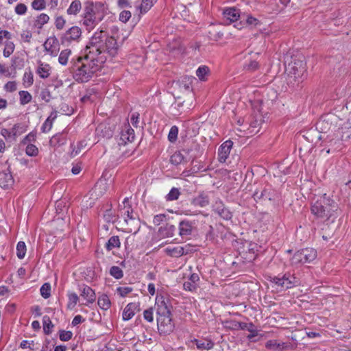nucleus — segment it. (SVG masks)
<instances>
[{"label": "nucleus", "mask_w": 351, "mask_h": 351, "mask_svg": "<svg viewBox=\"0 0 351 351\" xmlns=\"http://www.w3.org/2000/svg\"><path fill=\"white\" fill-rule=\"evenodd\" d=\"M209 69L206 66H201L196 71V75L201 81L206 80L205 76L208 73Z\"/></svg>", "instance_id": "39"}, {"label": "nucleus", "mask_w": 351, "mask_h": 351, "mask_svg": "<svg viewBox=\"0 0 351 351\" xmlns=\"http://www.w3.org/2000/svg\"><path fill=\"white\" fill-rule=\"evenodd\" d=\"M191 267H180L179 271L182 272V278H187L188 280L183 283L184 289L186 291H193L196 290L198 287L197 282L199 280V276L197 274L191 272Z\"/></svg>", "instance_id": "6"}, {"label": "nucleus", "mask_w": 351, "mask_h": 351, "mask_svg": "<svg viewBox=\"0 0 351 351\" xmlns=\"http://www.w3.org/2000/svg\"><path fill=\"white\" fill-rule=\"evenodd\" d=\"M213 211L219 217L225 220H229L232 218V213L227 208L223 202L220 200L216 201L213 206Z\"/></svg>", "instance_id": "14"}, {"label": "nucleus", "mask_w": 351, "mask_h": 351, "mask_svg": "<svg viewBox=\"0 0 351 351\" xmlns=\"http://www.w3.org/2000/svg\"><path fill=\"white\" fill-rule=\"evenodd\" d=\"M174 211L171 209L167 210L164 213L156 215L154 216L153 222L155 225L159 226L162 223H167V227L161 228L160 231L162 234L167 237L173 236L174 233V226L170 225L168 227L169 223L171 220L174 219Z\"/></svg>", "instance_id": "5"}, {"label": "nucleus", "mask_w": 351, "mask_h": 351, "mask_svg": "<svg viewBox=\"0 0 351 351\" xmlns=\"http://www.w3.org/2000/svg\"><path fill=\"white\" fill-rule=\"evenodd\" d=\"M23 84L25 88L30 87L34 83V75L30 68H27L23 76Z\"/></svg>", "instance_id": "28"}, {"label": "nucleus", "mask_w": 351, "mask_h": 351, "mask_svg": "<svg viewBox=\"0 0 351 351\" xmlns=\"http://www.w3.org/2000/svg\"><path fill=\"white\" fill-rule=\"evenodd\" d=\"M156 305L157 306L158 324H170L171 322V313L165 302L163 300L160 301L156 298Z\"/></svg>", "instance_id": "8"}, {"label": "nucleus", "mask_w": 351, "mask_h": 351, "mask_svg": "<svg viewBox=\"0 0 351 351\" xmlns=\"http://www.w3.org/2000/svg\"><path fill=\"white\" fill-rule=\"evenodd\" d=\"M156 1V0H143L141 5V12H147Z\"/></svg>", "instance_id": "43"}, {"label": "nucleus", "mask_w": 351, "mask_h": 351, "mask_svg": "<svg viewBox=\"0 0 351 351\" xmlns=\"http://www.w3.org/2000/svg\"><path fill=\"white\" fill-rule=\"evenodd\" d=\"M107 45H86L73 67V77L80 82H88L101 69L107 58Z\"/></svg>", "instance_id": "1"}, {"label": "nucleus", "mask_w": 351, "mask_h": 351, "mask_svg": "<svg viewBox=\"0 0 351 351\" xmlns=\"http://www.w3.org/2000/svg\"><path fill=\"white\" fill-rule=\"evenodd\" d=\"M124 215L127 216V219H125V221L128 222V219H130V220H132L134 222H136L138 223V220H136L135 217H134L133 215V212L132 210H130V208H128L125 213H124Z\"/></svg>", "instance_id": "60"}, {"label": "nucleus", "mask_w": 351, "mask_h": 351, "mask_svg": "<svg viewBox=\"0 0 351 351\" xmlns=\"http://www.w3.org/2000/svg\"><path fill=\"white\" fill-rule=\"evenodd\" d=\"M233 142L228 140L223 143L218 149V160L220 162H225L229 156L232 147Z\"/></svg>", "instance_id": "16"}, {"label": "nucleus", "mask_w": 351, "mask_h": 351, "mask_svg": "<svg viewBox=\"0 0 351 351\" xmlns=\"http://www.w3.org/2000/svg\"><path fill=\"white\" fill-rule=\"evenodd\" d=\"M104 217L108 222H114L116 221V215L111 209H108L105 211Z\"/></svg>", "instance_id": "44"}, {"label": "nucleus", "mask_w": 351, "mask_h": 351, "mask_svg": "<svg viewBox=\"0 0 351 351\" xmlns=\"http://www.w3.org/2000/svg\"><path fill=\"white\" fill-rule=\"evenodd\" d=\"M53 122L50 119H47L41 127L43 132H49L52 128Z\"/></svg>", "instance_id": "56"}, {"label": "nucleus", "mask_w": 351, "mask_h": 351, "mask_svg": "<svg viewBox=\"0 0 351 351\" xmlns=\"http://www.w3.org/2000/svg\"><path fill=\"white\" fill-rule=\"evenodd\" d=\"M253 197L256 201L263 200H271L270 192L267 189H263L261 192L256 191L253 193Z\"/></svg>", "instance_id": "31"}, {"label": "nucleus", "mask_w": 351, "mask_h": 351, "mask_svg": "<svg viewBox=\"0 0 351 351\" xmlns=\"http://www.w3.org/2000/svg\"><path fill=\"white\" fill-rule=\"evenodd\" d=\"M265 347L274 351H282L288 345L286 343H278L276 340H269L266 342Z\"/></svg>", "instance_id": "24"}, {"label": "nucleus", "mask_w": 351, "mask_h": 351, "mask_svg": "<svg viewBox=\"0 0 351 351\" xmlns=\"http://www.w3.org/2000/svg\"><path fill=\"white\" fill-rule=\"evenodd\" d=\"M51 68L49 64L39 62L36 69V73L40 78L46 79L51 75Z\"/></svg>", "instance_id": "22"}, {"label": "nucleus", "mask_w": 351, "mask_h": 351, "mask_svg": "<svg viewBox=\"0 0 351 351\" xmlns=\"http://www.w3.org/2000/svg\"><path fill=\"white\" fill-rule=\"evenodd\" d=\"M14 50V45H5L3 49V56L5 57H9Z\"/></svg>", "instance_id": "59"}, {"label": "nucleus", "mask_w": 351, "mask_h": 351, "mask_svg": "<svg viewBox=\"0 0 351 351\" xmlns=\"http://www.w3.org/2000/svg\"><path fill=\"white\" fill-rule=\"evenodd\" d=\"M79 300V297L75 293H71L69 294V308L74 307Z\"/></svg>", "instance_id": "47"}, {"label": "nucleus", "mask_w": 351, "mask_h": 351, "mask_svg": "<svg viewBox=\"0 0 351 351\" xmlns=\"http://www.w3.org/2000/svg\"><path fill=\"white\" fill-rule=\"evenodd\" d=\"M3 88L6 92L12 93L17 88L16 83L14 81H10L4 85Z\"/></svg>", "instance_id": "52"}, {"label": "nucleus", "mask_w": 351, "mask_h": 351, "mask_svg": "<svg viewBox=\"0 0 351 351\" xmlns=\"http://www.w3.org/2000/svg\"><path fill=\"white\" fill-rule=\"evenodd\" d=\"M25 153L30 156H35L38 153V148L33 144H28L25 148Z\"/></svg>", "instance_id": "46"}, {"label": "nucleus", "mask_w": 351, "mask_h": 351, "mask_svg": "<svg viewBox=\"0 0 351 351\" xmlns=\"http://www.w3.org/2000/svg\"><path fill=\"white\" fill-rule=\"evenodd\" d=\"M83 24L87 29H92L95 24V11L93 4L86 5L84 8Z\"/></svg>", "instance_id": "12"}, {"label": "nucleus", "mask_w": 351, "mask_h": 351, "mask_svg": "<svg viewBox=\"0 0 351 351\" xmlns=\"http://www.w3.org/2000/svg\"><path fill=\"white\" fill-rule=\"evenodd\" d=\"M311 212L317 217L329 220L337 217L338 205L326 194L317 197V200L311 206Z\"/></svg>", "instance_id": "2"}, {"label": "nucleus", "mask_w": 351, "mask_h": 351, "mask_svg": "<svg viewBox=\"0 0 351 351\" xmlns=\"http://www.w3.org/2000/svg\"><path fill=\"white\" fill-rule=\"evenodd\" d=\"M331 116L322 117L316 123V128L321 133H326L331 128Z\"/></svg>", "instance_id": "18"}, {"label": "nucleus", "mask_w": 351, "mask_h": 351, "mask_svg": "<svg viewBox=\"0 0 351 351\" xmlns=\"http://www.w3.org/2000/svg\"><path fill=\"white\" fill-rule=\"evenodd\" d=\"M83 321H84L83 317L81 315H77L75 316L74 318L73 319L72 325L77 326L79 324L82 323Z\"/></svg>", "instance_id": "64"}, {"label": "nucleus", "mask_w": 351, "mask_h": 351, "mask_svg": "<svg viewBox=\"0 0 351 351\" xmlns=\"http://www.w3.org/2000/svg\"><path fill=\"white\" fill-rule=\"evenodd\" d=\"M110 274L116 279H121L123 276L122 269L118 266H112L110 269Z\"/></svg>", "instance_id": "40"}, {"label": "nucleus", "mask_w": 351, "mask_h": 351, "mask_svg": "<svg viewBox=\"0 0 351 351\" xmlns=\"http://www.w3.org/2000/svg\"><path fill=\"white\" fill-rule=\"evenodd\" d=\"M20 97V104L21 105H25L29 103L32 99L31 94L26 90H21L19 93Z\"/></svg>", "instance_id": "35"}, {"label": "nucleus", "mask_w": 351, "mask_h": 351, "mask_svg": "<svg viewBox=\"0 0 351 351\" xmlns=\"http://www.w3.org/2000/svg\"><path fill=\"white\" fill-rule=\"evenodd\" d=\"M193 228V224L191 221L182 220L179 223V234L182 237H186L191 234Z\"/></svg>", "instance_id": "19"}, {"label": "nucleus", "mask_w": 351, "mask_h": 351, "mask_svg": "<svg viewBox=\"0 0 351 351\" xmlns=\"http://www.w3.org/2000/svg\"><path fill=\"white\" fill-rule=\"evenodd\" d=\"M195 342L196 344V346L199 350H210L214 346V343L207 339H195Z\"/></svg>", "instance_id": "27"}, {"label": "nucleus", "mask_w": 351, "mask_h": 351, "mask_svg": "<svg viewBox=\"0 0 351 351\" xmlns=\"http://www.w3.org/2000/svg\"><path fill=\"white\" fill-rule=\"evenodd\" d=\"M306 71V63L301 60L294 59L286 66L287 73V84L294 85L295 82L299 83Z\"/></svg>", "instance_id": "3"}, {"label": "nucleus", "mask_w": 351, "mask_h": 351, "mask_svg": "<svg viewBox=\"0 0 351 351\" xmlns=\"http://www.w3.org/2000/svg\"><path fill=\"white\" fill-rule=\"evenodd\" d=\"M13 184L12 176L10 173H0V186L6 189L12 186Z\"/></svg>", "instance_id": "25"}, {"label": "nucleus", "mask_w": 351, "mask_h": 351, "mask_svg": "<svg viewBox=\"0 0 351 351\" xmlns=\"http://www.w3.org/2000/svg\"><path fill=\"white\" fill-rule=\"evenodd\" d=\"M193 80L195 78L191 76L184 75L180 77L178 81V86L177 87V90H178L179 93L181 95L184 94V97L193 96L191 84Z\"/></svg>", "instance_id": "9"}, {"label": "nucleus", "mask_w": 351, "mask_h": 351, "mask_svg": "<svg viewBox=\"0 0 351 351\" xmlns=\"http://www.w3.org/2000/svg\"><path fill=\"white\" fill-rule=\"evenodd\" d=\"M43 330L45 334H50L51 332L53 324H52L49 316H44L43 318Z\"/></svg>", "instance_id": "36"}, {"label": "nucleus", "mask_w": 351, "mask_h": 351, "mask_svg": "<svg viewBox=\"0 0 351 351\" xmlns=\"http://www.w3.org/2000/svg\"><path fill=\"white\" fill-rule=\"evenodd\" d=\"M72 336L73 333L71 331H66L64 330H60L59 337L62 341H69L72 338Z\"/></svg>", "instance_id": "49"}, {"label": "nucleus", "mask_w": 351, "mask_h": 351, "mask_svg": "<svg viewBox=\"0 0 351 351\" xmlns=\"http://www.w3.org/2000/svg\"><path fill=\"white\" fill-rule=\"evenodd\" d=\"M25 131L24 127L21 124H15L10 132H12V136H16L24 132Z\"/></svg>", "instance_id": "50"}, {"label": "nucleus", "mask_w": 351, "mask_h": 351, "mask_svg": "<svg viewBox=\"0 0 351 351\" xmlns=\"http://www.w3.org/2000/svg\"><path fill=\"white\" fill-rule=\"evenodd\" d=\"M166 199L171 201L176 199V187H172L170 192L167 195Z\"/></svg>", "instance_id": "62"}, {"label": "nucleus", "mask_w": 351, "mask_h": 351, "mask_svg": "<svg viewBox=\"0 0 351 351\" xmlns=\"http://www.w3.org/2000/svg\"><path fill=\"white\" fill-rule=\"evenodd\" d=\"M65 23H66V21L62 16H57L56 18L55 25L58 29H59V30L62 29L63 27H64Z\"/></svg>", "instance_id": "54"}, {"label": "nucleus", "mask_w": 351, "mask_h": 351, "mask_svg": "<svg viewBox=\"0 0 351 351\" xmlns=\"http://www.w3.org/2000/svg\"><path fill=\"white\" fill-rule=\"evenodd\" d=\"M46 3L45 0H34L32 3V7L36 10H42L45 8Z\"/></svg>", "instance_id": "45"}, {"label": "nucleus", "mask_w": 351, "mask_h": 351, "mask_svg": "<svg viewBox=\"0 0 351 351\" xmlns=\"http://www.w3.org/2000/svg\"><path fill=\"white\" fill-rule=\"evenodd\" d=\"M71 53V51L69 49L62 51L58 58L59 62L62 65H66L68 62L69 56Z\"/></svg>", "instance_id": "41"}, {"label": "nucleus", "mask_w": 351, "mask_h": 351, "mask_svg": "<svg viewBox=\"0 0 351 351\" xmlns=\"http://www.w3.org/2000/svg\"><path fill=\"white\" fill-rule=\"evenodd\" d=\"M16 256L19 259H23L26 254V245L23 241H19L16 245Z\"/></svg>", "instance_id": "34"}, {"label": "nucleus", "mask_w": 351, "mask_h": 351, "mask_svg": "<svg viewBox=\"0 0 351 351\" xmlns=\"http://www.w3.org/2000/svg\"><path fill=\"white\" fill-rule=\"evenodd\" d=\"M45 47V50L51 56H56L58 51L59 48H58V45H43Z\"/></svg>", "instance_id": "48"}, {"label": "nucleus", "mask_w": 351, "mask_h": 351, "mask_svg": "<svg viewBox=\"0 0 351 351\" xmlns=\"http://www.w3.org/2000/svg\"><path fill=\"white\" fill-rule=\"evenodd\" d=\"M224 18L229 21V23L235 22L239 18V11L235 8L226 9L223 12Z\"/></svg>", "instance_id": "23"}, {"label": "nucleus", "mask_w": 351, "mask_h": 351, "mask_svg": "<svg viewBox=\"0 0 351 351\" xmlns=\"http://www.w3.org/2000/svg\"><path fill=\"white\" fill-rule=\"evenodd\" d=\"M21 40L25 43H29L32 38V33L30 31H24L21 34Z\"/></svg>", "instance_id": "58"}, {"label": "nucleus", "mask_w": 351, "mask_h": 351, "mask_svg": "<svg viewBox=\"0 0 351 351\" xmlns=\"http://www.w3.org/2000/svg\"><path fill=\"white\" fill-rule=\"evenodd\" d=\"M317 256V252L313 248H305L295 252L291 259L293 265L310 263Z\"/></svg>", "instance_id": "7"}, {"label": "nucleus", "mask_w": 351, "mask_h": 351, "mask_svg": "<svg viewBox=\"0 0 351 351\" xmlns=\"http://www.w3.org/2000/svg\"><path fill=\"white\" fill-rule=\"evenodd\" d=\"M49 20V17L46 14H40L36 19L35 21V26L41 28L43 25L47 23Z\"/></svg>", "instance_id": "37"}, {"label": "nucleus", "mask_w": 351, "mask_h": 351, "mask_svg": "<svg viewBox=\"0 0 351 351\" xmlns=\"http://www.w3.org/2000/svg\"><path fill=\"white\" fill-rule=\"evenodd\" d=\"M189 147L184 148L179 154H177V164L184 162L188 160L193 161L195 159L201 157L204 153V148L197 143L189 139Z\"/></svg>", "instance_id": "4"}, {"label": "nucleus", "mask_w": 351, "mask_h": 351, "mask_svg": "<svg viewBox=\"0 0 351 351\" xmlns=\"http://www.w3.org/2000/svg\"><path fill=\"white\" fill-rule=\"evenodd\" d=\"M143 317L144 319L149 322L152 323L154 321V310L152 308H149L148 309H146L143 312Z\"/></svg>", "instance_id": "51"}, {"label": "nucleus", "mask_w": 351, "mask_h": 351, "mask_svg": "<svg viewBox=\"0 0 351 351\" xmlns=\"http://www.w3.org/2000/svg\"><path fill=\"white\" fill-rule=\"evenodd\" d=\"M192 97L193 96L184 97V94L177 96V111H180V115L189 111L192 106Z\"/></svg>", "instance_id": "13"}, {"label": "nucleus", "mask_w": 351, "mask_h": 351, "mask_svg": "<svg viewBox=\"0 0 351 351\" xmlns=\"http://www.w3.org/2000/svg\"><path fill=\"white\" fill-rule=\"evenodd\" d=\"M80 295L86 300L85 305L93 304L95 301V291L88 286H84L82 289Z\"/></svg>", "instance_id": "20"}, {"label": "nucleus", "mask_w": 351, "mask_h": 351, "mask_svg": "<svg viewBox=\"0 0 351 351\" xmlns=\"http://www.w3.org/2000/svg\"><path fill=\"white\" fill-rule=\"evenodd\" d=\"M140 311V304L138 302H130L124 308L122 313V319L124 321L131 319L136 312Z\"/></svg>", "instance_id": "15"}, {"label": "nucleus", "mask_w": 351, "mask_h": 351, "mask_svg": "<svg viewBox=\"0 0 351 351\" xmlns=\"http://www.w3.org/2000/svg\"><path fill=\"white\" fill-rule=\"evenodd\" d=\"M168 139L171 143L176 141V125L171 127L168 135Z\"/></svg>", "instance_id": "61"}, {"label": "nucleus", "mask_w": 351, "mask_h": 351, "mask_svg": "<svg viewBox=\"0 0 351 351\" xmlns=\"http://www.w3.org/2000/svg\"><path fill=\"white\" fill-rule=\"evenodd\" d=\"M82 8V4L80 0H75L71 2L70 6L66 10L69 15H77Z\"/></svg>", "instance_id": "30"}, {"label": "nucleus", "mask_w": 351, "mask_h": 351, "mask_svg": "<svg viewBox=\"0 0 351 351\" xmlns=\"http://www.w3.org/2000/svg\"><path fill=\"white\" fill-rule=\"evenodd\" d=\"M27 11V6L23 3H19L15 8V12L19 15L24 14Z\"/></svg>", "instance_id": "57"}, {"label": "nucleus", "mask_w": 351, "mask_h": 351, "mask_svg": "<svg viewBox=\"0 0 351 351\" xmlns=\"http://www.w3.org/2000/svg\"><path fill=\"white\" fill-rule=\"evenodd\" d=\"M341 130L342 133V140L351 138V112L349 114L347 122L343 124Z\"/></svg>", "instance_id": "26"}, {"label": "nucleus", "mask_w": 351, "mask_h": 351, "mask_svg": "<svg viewBox=\"0 0 351 351\" xmlns=\"http://www.w3.org/2000/svg\"><path fill=\"white\" fill-rule=\"evenodd\" d=\"M208 203L209 201L208 197L202 195H199L193 199V204L196 206L204 207L207 206Z\"/></svg>", "instance_id": "33"}, {"label": "nucleus", "mask_w": 351, "mask_h": 351, "mask_svg": "<svg viewBox=\"0 0 351 351\" xmlns=\"http://www.w3.org/2000/svg\"><path fill=\"white\" fill-rule=\"evenodd\" d=\"M121 242L118 236L111 237L106 244V248L108 251H110L114 248L120 247Z\"/></svg>", "instance_id": "32"}, {"label": "nucleus", "mask_w": 351, "mask_h": 351, "mask_svg": "<svg viewBox=\"0 0 351 351\" xmlns=\"http://www.w3.org/2000/svg\"><path fill=\"white\" fill-rule=\"evenodd\" d=\"M135 137L134 130L130 125H125L122 128L120 136L118 140L119 146L125 145L128 142L130 143L134 141Z\"/></svg>", "instance_id": "10"}, {"label": "nucleus", "mask_w": 351, "mask_h": 351, "mask_svg": "<svg viewBox=\"0 0 351 351\" xmlns=\"http://www.w3.org/2000/svg\"><path fill=\"white\" fill-rule=\"evenodd\" d=\"M273 282L283 289H289L297 283L296 278L290 274H284L282 277H274Z\"/></svg>", "instance_id": "11"}, {"label": "nucleus", "mask_w": 351, "mask_h": 351, "mask_svg": "<svg viewBox=\"0 0 351 351\" xmlns=\"http://www.w3.org/2000/svg\"><path fill=\"white\" fill-rule=\"evenodd\" d=\"M97 304L104 311L109 309L111 306L110 300L106 294H102L98 298Z\"/></svg>", "instance_id": "29"}, {"label": "nucleus", "mask_w": 351, "mask_h": 351, "mask_svg": "<svg viewBox=\"0 0 351 351\" xmlns=\"http://www.w3.org/2000/svg\"><path fill=\"white\" fill-rule=\"evenodd\" d=\"M0 134L5 138L8 139L12 136V132L10 130L5 129V128H1L0 131Z\"/></svg>", "instance_id": "63"}, {"label": "nucleus", "mask_w": 351, "mask_h": 351, "mask_svg": "<svg viewBox=\"0 0 351 351\" xmlns=\"http://www.w3.org/2000/svg\"><path fill=\"white\" fill-rule=\"evenodd\" d=\"M133 291V289L130 287H119L117 288V293L120 297H126L129 293Z\"/></svg>", "instance_id": "42"}, {"label": "nucleus", "mask_w": 351, "mask_h": 351, "mask_svg": "<svg viewBox=\"0 0 351 351\" xmlns=\"http://www.w3.org/2000/svg\"><path fill=\"white\" fill-rule=\"evenodd\" d=\"M81 34V29L77 26H73L64 34L62 36V43L71 41L78 42Z\"/></svg>", "instance_id": "17"}, {"label": "nucleus", "mask_w": 351, "mask_h": 351, "mask_svg": "<svg viewBox=\"0 0 351 351\" xmlns=\"http://www.w3.org/2000/svg\"><path fill=\"white\" fill-rule=\"evenodd\" d=\"M325 143L328 145V147H325L322 149V152L326 151L327 154L333 153L337 152L341 149V146L342 143L339 139H330L328 141H326Z\"/></svg>", "instance_id": "21"}, {"label": "nucleus", "mask_w": 351, "mask_h": 351, "mask_svg": "<svg viewBox=\"0 0 351 351\" xmlns=\"http://www.w3.org/2000/svg\"><path fill=\"white\" fill-rule=\"evenodd\" d=\"M40 97L42 100L49 102L51 98L49 90L47 89H43L40 93Z\"/></svg>", "instance_id": "55"}, {"label": "nucleus", "mask_w": 351, "mask_h": 351, "mask_svg": "<svg viewBox=\"0 0 351 351\" xmlns=\"http://www.w3.org/2000/svg\"><path fill=\"white\" fill-rule=\"evenodd\" d=\"M131 12L128 10H123L119 14V20L123 23H127L131 18Z\"/></svg>", "instance_id": "53"}, {"label": "nucleus", "mask_w": 351, "mask_h": 351, "mask_svg": "<svg viewBox=\"0 0 351 351\" xmlns=\"http://www.w3.org/2000/svg\"><path fill=\"white\" fill-rule=\"evenodd\" d=\"M40 295L45 299H47L51 295V285L48 282L44 283L40 289Z\"/></svg>", "instance_id": "38"}]
</instances>
